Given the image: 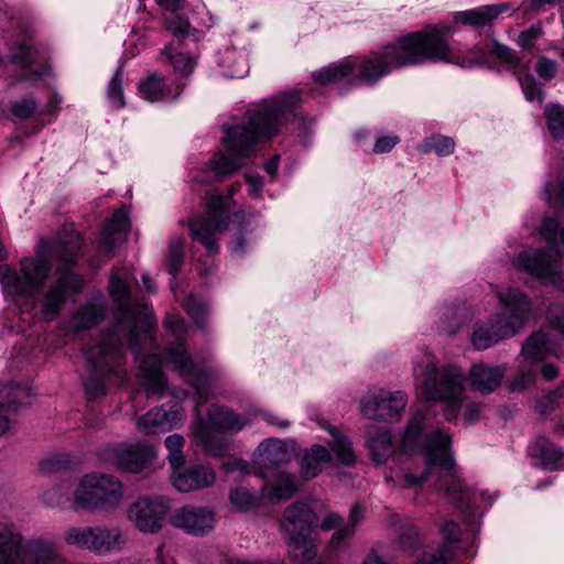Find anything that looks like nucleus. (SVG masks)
Instances as JSON below:
<instances>
[{"mask_svg": "<svg viewBox=\"0 0 564 564\" xmlns=\"http://www.w3.org/2000/svg\"><path fill=\"white\" fill-rule=\"evenodd\" d=\"M82 251V236L65 226L54 242L42 238L35 256L20 261L19 271L0 265V281L25 311L36 310L52 322L61 313L68 296L83 289V279L72 271Z\"/></svg>", "mask_w": 564, "mask_h": 564, "instance_id": "obj_1", "label": "nucleus"}, {"mask_svg": "<svg viewBox=\"0 0 564 564\" xmlns=\"http://www.w3.org/2000/svg\"><path fill=\"white\" fill-rule=\"evenodd\" d=\"M448 25H429L416 32L398 37L378 50L357 58H344L314 73L316 82L327 85L344 80L355 84L358 80L368 85L378 83L393 69L426 62L454 63L471 68L485 63L484 53L469 52L462 56L451 46Z\"/></svg>", "mask_w": 564, "mask_h": 564, "instance_id": "obj_2", "label": "nucleus"}, {"mask_svg": "<svg viewBox=\"0 0 564 564\" xmlns=\"http://www.w3.org/2000/svg\"><path fill=\"white\" fill-rule=\"evenodd\" d=\"M422 419L413 417L406 426L403 435V446L412 448L421 445L425 467L422 471L406 469L395 477H386L400 488L417 491L423 484L431 479L437 492H442L459 508L469 509L474 492L468 488L459 475V469L454 462L451 452V436L442 431L422 435Z\"/></svg>", "mask_w": 564, "mask_h": 564, "instance_id": "obj_3", "label": "nucleus"}, {"mask_svg": "<svg viewBox=\"0 0 564 564\" xmlns=\"http://www.w3.org/2000/svg\"><path fill=\"white\" fill-rule=\"evenodd\" d=\"M301 98L296 93L283 94L263 100L246 115V123L228 128L224 138L225 154L215 155L209 163L215 178L230 175L241 169L262 139L271 138L296 117Z\"/></svg>", "mask_w": 564, "mask_h": 564, "instance_id": "obj_4", "label": "nucleus"}, {"mask_svg": "<svg viewBox=\"0 0 564 564\" xmlns=\"http://www.w3.org/2000/svg\"><path fill=\"white\" fill-rule=\"evenodd\" d=\"M150 327L151 312L144 303L140 325L126 326L122 321H119L111 330L101 334L95 344L86 347L84 358L88 375L84 387L90 399L104 395L109 384L122 386L128 381L122 339L126 338L129 341L139 358L142 351L140 343L151 347L154 345L155 339Z\"/></svg>", "mask_w": 564, "mask_h": 564, "instance_id": "obj_5", "label": "nucleus"}, {"mask_svg": "<svg viewBox=\"0 0 564 564\" xmlns=\"http://www.w3.org/2000/svg\"><path fill=\"white\" fill-rule=\"evenodd\" d=\"M503 313L478 324L474 329L471 341L477 350H485L498 341L519 333L532 317V301L521 290L509 288L498 292Z\"/></svg>", "mask_w": 564, "mask_h": 564, "instance_id": "obj_6", "label": "nucleus"}, {"mask_svg": "<svg viewBox=\"0 0 564 564\" xmlns=\"http://www.w3.org/2000/svg\"><path fill=\"white\" fill-rule=\"evenodd\" d=\"M414 377L430 402H440L447 421L457 419L465 395V376L456 366L442 369L426 358L424 366L414 368Z\"/></svg>", "mask_w": 564, "mask_h": 564, "instance_id": "obj_7", "label": "nucleus"}, {"mask_svg": "<svg viewBox=\"0 0 564 564\" xmlns=\"http://www.w3.org/2000/svg\"><path fill=\"white\" fill-rule=\"evenodd\" d=\"M207 378L208 392L205 400L198 394L197 389L193 387L196 398V415L191 430L193 436L203 446L206 453L215 457H220L225 455L228 444L227 441L218 434L238 433L249 424V421L247 417L236 414L234 411L218 404L210 405L206 417L200 415L199 406L206 403L210 398L212 378L209 372H207Z\"/></svg>", "mask_w": 564, "mask_h": 564, "instance_id": "obj_8", "label": "nucleus"}, {"mask_svg": "<svg viewBox=\"0 0 564 564\" xmlns=\"http://www.w3.org/2000/svg\"><path fill=\"white\" fill-rule=\"evenodd\" d=\"M0 564H66V560L53 541L24 540L11 527L0 523Z\"/></svg>", "mask_w": 564, "mask_h": 564, "instance_id": "obj_9", "label": "nucleus"}, {"mask_svg": "<svg viewBox=\"0 0 564 564\" xmlns=\"http://www.w3.org/2000/svg\"><path fill=\"white\" fill-rule=\"evenodd\" d=\"M73 496L76 509L111 512L123 502V484L112 475L91 473L80 478Z\"/></svg>", "mask_w": 564, "mask_h": 564, "instance_id": "obj_10", "label": "nucleus"}, {"mask_svg": "<svg viewBox=\"0 0 564 564\" xmlns=\"http://www.w3.org/2000/svg\"><path fill=\"white\" fill-rule=\"evenodd\" d=\"M165 325L175 336V341L170 343L165 349V362L177 371L178 375L205 400L208 392L207 371L197 366L189 356L185 343L186 324L180 315H167Z\"/></svg>", "mask_w": 564, "mask_h": 564, "instance_id": "obj_11", "label": "nucleus"}, {"mask_svg": "<svg viewBox=\"0 0 564 564\" xmlns=\"http://www.w3.org/2000/svg\"><path fill=\"white\" fill-rule=\"evenodd\" d=\"M315 523V512L304 502L292 503L284 510L280 527L286 538L290 553L296 560L304 562L315 557L317 550L310 539Z\"/></svg>", "mask_w": 564, "mask_h": 564, "instance_id": "obj_12", "label": "nucleus"}, {"mask_svg": "<svg viewBox=\"0 0 564 564\" xmlns=\"http://www.w3.org/2000/svg\"><path fill=\"white\" fill-rule=\"evenodd\" d=\"M512 265L516 270L528 273L544 285L564 289L561 256L553 247L524 250L512 260Z\"/></svg>", "mask_w": 564, "mask_h": 564, "instance_id": "obj_13", "label": "nucleus"}, {"mask_svg": "<svg viewBox=\"0 0 564 564\" xmlns=\"http://www.w3.org/2000/svg\"><path fill=\"white\" fill-rule=\"evenodd\" d=\"M228 224L229 212L224 197L213 194L206 204L205 214L189 221V235L194 240H198L209 254H215L218 252L217 235L227 229Z\"/></svg>", "mask_w": 564, "mask_h": 564, "instance_id": "obj_14", "label": "nucleus"}, {"mask_svg": "<svg viewBox=\"0 0 564 564\" xmlns=\"http://www.w3.org/2000/svg\"><path fill=\"white\" fill-rule=\"evenodd\" d=\"M64 540L68 545L108 555L120 552L126 545V536L119 528L72 527L65 531Z\"/></svg>", "mask_w": 564, "mask_h": 564, "instance_id": "obj_15", "label": "nucleus"}, {"mask_svg": "<svg viewBox=\"0 0 564 564\" xmlns=\"http://www.w3.org/2000/svg\"><path fill=\"white\" fill-rule=\"evenodd\" d=\"M102 456L123 471L139 474L153 464L156 451L149 442L137 441L108 446Z\"/></svg>", "mask_w": 564, "mask_h": 564, "instance_id": "obj_16", "label": "nucleus"}, {"mask_svg": "<svg viewBox=\"0 0 564 564\" xmlns=\"http://www.w3.org/2000/svg\"><path fill=\"white\" fill-rule=\"evenodd\" d=\"M169 510L166 499L143 497L129 507L128 518L139 531L154 534L162 529Z\"/></svg>", "mask_w": 564, "mask_h": 564, "instance_id": "obj_17", "label": "nucleus"}, {"mask_svg": "<svg viewBox=\"0 0 564 564\" xmlns=\"http://www.w3.org/2000/svg\"><path fill=\"white\" fill-rule=\"evenodd\" d=\"M408 399L402 391L372 392L366 394L360 401L364 416L375 421H393L404 411Z\"/></svg>", "mask_w": 564, "mask_h": 564, "instance_id": "obj_18", "label": "nucleus"}, {"mask_svg": "<svg viewBox=\"0 0 564 564\" xmlns=\"http://www.w3.org/2000/svg\"><path fill=\"white\" fill-rule=\"evenodd\" d=\"M170 522L188 534L205 535L215 528L216 517L206 507L184 506L171 516Z\"/></svg>", "mask_w": 564, "mask_h": 564, "instance_id": "obj_19", "label": "nucleus"}, {"mask_svg": "<svg viewBox=\"0 0 564 564\" xmlns=\"http://www.w3.org/2000/svg\"><path fill=\"white\" fill-rule=\"evenodd\" d=\"M184 411L180 406L165 409L155 406L145 414L135 419V425L145 435L166 433L183 424Z\"/></svg>", "mask_w": 564, "mask_h": 564, "instance_id": "obj_20", "label": "nucleus"}, {"mask_svg": "<svg viewBox=\"0 0 564 564\" xmlns=\"http://www.w3.org/2000/svg\"><path fill=\"white\" fill-rule=\"evenodd\" d=\"M443 543L435 549L423 552L417 564H451L456 555L460 541V528L452 520L445 521L441 527Z\"/></svg>", "mask_w": 564, "mask_h": 564, "instance_id": "obj_21", "label": "nucleus"}, {"mask_svg": "<svg viewBox=\"0 0 564 564\" xmlns=\"http://www.w3.org/2000/svg\"><path fill=\"white\" fill-rule=\"evenodd\" d=\"M173 470V486L181 492H189L209 487L216 479L214 470L204 465L188 468L181 467Z\"/></svg>", "mask_w": 564, "mask_h": 564, "instance_id": "obj_22", "label": "nucleus"}, {"mask_svg": "<svg viewBox=\"0 0 564 564\" xmlns=\"http://www.w3.org/2000/svg\"><path fill=\"white\" fill-rule=\"evenodd\" d=\"M529 456L546 470L564 469V451L549 438L540 436L528 447Z\"/></svg>", "mask_w": 564, "mask_h": 564, "instance_id": "obj_23", "label": "nucleus"}, {"mask_svg": "<svg viewBox=\"0 0 564 564\" xmlns=\"http://www.w3.org/2000/svg\"><path fill=\"white\" fill-rule=\"evenodd\" d=\"M129 219L123 209L116 210L106 223L98 239V251L110 257L122 240V234L128 230Z\"/></svg>", "mask_w": 564, "mask_h": 564, "instance_id": "obj_24", "label": "nucleus"}, {"mask_svg": "<svg viewBox=\"0 0 564 564\" xmlns=\"http://www.w3.org/2000/svg\"><path fill=\"white\" fill-rule=\"evenodd\" d=\"M141 384L149 394L162 395L166 389V378L162 371V359L149 354L140 361Z\"/></svg>", "mask_w": 564, "mask_h": 564, "instance_id": "obj_25", "label": "nucleus"}, {"mask_svg": "<svg viewBox=\"0 0 564 564\" xmlns=\"http://www.w3.org/2000/svg\"><path fill=\"white\" fill-rule=\"evenodd\" d=\"M185 83L166 85L163 77L151 74L139 85V91L145 100L151 102L174 100L183 91Z\"/></svg>", "mask_w": 564, "mask_h": 564, "instance_id": "obj_26", "label": "nucleus"}, {"mask_svg": "<svg viewBox=\"0 0 564 564\" xmlns=\"http://www.w3.org/2000/svg\"><path fill=\"white\" fill-rule=\"evenodd\" d=\"M507 10H509L508 3L480 6L475 9L456 12L454 14V21L464 25L484 28L490 25Z\"/></svg>", "mask_w": 564, "mask_h": 564, "instance_id": "obj_27", "label": "nucleus"}, {"mask_svg": "<svg viewBox=\"0 0 564 564\" xmlns=\"http://www.w3.org/2000/svg\"><path fill=\"white\" fill-rule=\"evenodd\" d=\"M505 372L502 366L474 365L469 371L471 388L482 394L491 393L500 386Z\"/></svg>", "mask_w": 564, "mask_h": 564, "instance_id": "obj_28", "label": "nucleus"}, {"mask_svg": "<svg viewBox=\"0 0 564 564\" xmlns=\"http://www.w3.org/2000/svg\"><path fill=\"white\" fill-rule=\"evenodd\" d=\"M131 274L127 269L116 270L109 281L110 295L118 307L121 318H127L131 307Z\"/></svg>", "mask_w": 564, "mask_h": 564, "instance_id": "obj_29", "label": "nucleus"}, {"mask_svg": "<svg viewBox=\"0 0 564 564\" xmlns=\"http://www.w3.org/2000/svg\"><path fill=\"white\" fill-rule=\"evenodd\" d=\"M332 460L330 452L322 445H313L301 457V475L305 480L315 478Z\"/></svg>", "mask_w": 564, "mask_h": 564, "instance_id": "obj_30", "label": "nucleus"}, {"mask_svg": "<svg viewBox=\"0 0 564 564\" xmlns=\"http://www.w3.org/2000/svg\"><path fill=\"white\" fill-rule=\"evenodd\" d=\"M218 64L224 69V75L230 78H241L249 72L246 53L234 47L219 51Z\"/></svg>", "mask_w": 564, "mask_h": 564, "instance_id": "obj_31", "label": "nucleus"}, {"mask_svg": "<svg viewBox=\"0 0 564 564\" xmlns=\"http://www.w3.org/2000/svg\"><path fill=\"white\" fill-rule=\"evenodd\" d=\"M552 354V346L547 333L539 330L533 333L522 345L521 357L523 362H538Z\"/></svg>", "mask_w": 564, "mask_h": 564, "instance_id": "obj_32", "label": "nucleus"}, {"mask_svg": "<svg viewBox=\"0 0 564 564\" xmlns=\"http://www.w3.org/2000/svg\"><path fill=\"white\" fill-rule=\"evenodd\" d=\"M297 481L289 473L279 471L271 484L264 485V490L270 502L290 499L297 491Z\"/></svg>", "mask_w": 564, "mask_h": 564, "instance_id": "obj_33", "label": "nucleus"}, {"mask_svg": "<svg viewBox=\"0 0 564 564\" xmlns=\"http://www.w3.org/2000/svg\"><path fill=\"white\" fill-rule=\"evenodd\" d=\"M106 314V305L102 299H93L80 305L75 314L77 328L88 329L96 326Z\"/></svg>", "mask_w": 564, "mask_h": 564, "instance_id": "obj_34", "label": "nucleus"}, {"mask_svg": "<svg viewBox=\"0 0 564 564\" xmlns=\"http://www.w3.org/2000/svg\"><path fill=\"white\" fill-rule=\"evenodd\" d=\"M259 464L262 467H273L286 463L290 454L283 444L278 440H267L258 447Z\"/></svg>", "mask_w": 564, "mask_h": 564, "instance_id": "obj_35", "label": "nucleus"}, {"mask_svg": "<svg viewBox=\"0 0 564 564\" xmlns=\"http://www.w3.org/2000/svg\"><path fill=\"white\" fill-rule=\"evenodd\" d=\"M368 447L371 454L372 459L382 464L386 463L387 459L393 453L392 440L391 435L386 430H378L368 438Z\"/></svg>", "mask_w": 564, "mask_h": 564, "instance_id": "obj_36", "label": "nucleus"}, {"mask_svg": "<svg viewBox=\"0 0 564 564\" xmlns=\"http://www.w3.org/2000/svg\"><path fill=\"white\" fill-rule=\"evenodd\" d=\"M160 57L162 62L171 63L174 72L181 76H189L196 67L192 56L177 53L173 45H166L161 52Z\"/></svg>", "mask_w": 564, "mask_h": 564, "instance_id": "obj_37", "label": "nucleus"}, {"mask_svg": "<svg viewBox=\"0 0 564 564\" xmlns=\"http://www.w3.org/2000/svg\"><path fill=\"white\" fill-rule=\"evenodd\" d=\"M328 432L332 436V441L328 444L338 462L347 466L354 465L356 455L347 436L343 435L336 427H330Z\"/></svg>", "mask_w": 564, "mask_h": 564, "instance_id": "obj_38", "label": "nucleus"}, {"mask_svg": "<svg viewBox=\"0 0 564 564\" xmlns=\"http://www.w3.org/2000/svg\"><path fill=\"white\" fill-rule=\"evenodd\" d=\"M185 239L174 237L169 242L167 253L164 259V265L173 280L176 278L184 263Z\"/></svg>", "mask_w": 564, "mask_h": 564, "instance_id": "obj_39", "label": "nucleus"}, {"mask_svg": "<svg viewBox=\"0 0 564 564\" xmlns=\"http://www.w3.org/2000/svg\"><path fill=\"white\" fill-rule=\"evenodd\" d=\"M364 512L358 505H355L349 514V522L340 527L332 536L330 545L333 549L340 547L341 543L354 534L355 527L362 520Z\"/></svg>", "mask_w": 564, "mask_h": 564, "instance_id": "obj_40", "label": "nucleus"}, {"mask_svg": "<svg viewBox=\"0 0 564 564\" xmlns=\"http://www.w3.org/2000/svg\"><path fill=\"white\" fill-rule=\"evenodd\" d=\"M455 141L446 135H432L423 141L420 150L424 153L435 152L441 156L449 155L454 152Z\"/></svg>", "mask_w": 564, "mask_h": 564, "instance_id": "obj_41", "label": "nucleus"}, {"mask_svg": "<svg viewBox=\"0 0 564 564\" xmlns=\"http://www.w3.org/2000/svg\"><path fill=\"white\" fill-rule=\"evenodd\" d=\"M164 444L169 451L167 459L172 468L176 469L183 467L185 464V457L183 455L184 437L180 434H172L165 438Z\"/></svg>", "mask_w": 564, "mask_h": 564, "instance_id": "obj_42", "label": "nucleus"}, {"mask_svg": "<svg viewBox=\"0 0 564 564\" xmlns=\"http://www.w3.org/2000/svg\"><path fill=\"white\" fill-rule=\"evenodd\" d=\"M547 127L554 139L564 140V108L558 105L545 107Z\"/></svg>", "mask_w": 564, "mask_h": 564, "instance_id": "obj_43", "label": "nucleus"}, {"mask_svg": "<svg viewBox=\"0 0 564 564\" xmlns=\"http://www.w3.org/2000/svg\"><path fill=\"white\" fill-rule=\"evenodd\" d=\"M564 405V388H557L544 394L536 403L538 412L543 415H550L556 409Z\"/></svg>", "mask_w": 564, "mask_h": 564, "instance_id": "obj_44", "label": "nucleus"}, {"mask_svg": "<svg viewBox=\"0 0 564 564\" xmlns=\"http://www.w3.org/2000/svg\"><path fill=\"white\" fill-rule=\"evenodd\" d=\"M11 62L20 66L22 70H29L35 63V48L26 42L19 44L12 50Z\"/></svg>", "mask_w": 564, "mask_h": 564, "instance_id": "obj_45", "label": "nucleus"}, {"mask_svg": "<svg viewBox=\"0 0 564 564\" xmlns=\"http://www.w3.org/2000/svg\"><path fill=\"white\" fill-rule=\"evenodd\" d=\"M123 73L122 68L118 67L108 84L107 96L109 101L116 108H121L124 106L123 99Z\"/></svg>", "mask_w": 564, "mask_h": 564, "instance_id": "obj_46", "label": "nucleus"}, {"mask_svg": "<svg viewBox=\"0 0 564 564\" xmlns=\"http://www.w3.org/2000/svg\"><path fill=\"white\" fill-rule=\"evenodd\" d=\"M541 236L551 245L564 246V227L555 218H544L540 229Z\"/></svg>", "mask_w": 564, "mask_h": 564, "instance_id": "obj_47", "label": "nucleus"}, {"mask_svg": "<svg viewBox=\"0 0 564 564\" xmlns=\"http://www.w3.org/2000/svg\"><path fill=\"white\" fill-rule=\"evenodd\" d=\"M165 28L167 32H170L171 35L175 37L180 43H182L193 32L188 21L182 17H172L166 19Z\"/></svg>", "mask_w": 564, "mask_h": 564, "instance_id": "obj_48", "label": "nucleus"}, {"mask_svg": "<svg viewBox=\"0 0 564 564\" xmlns=\"http://www.w3.org/2000/svg\"><path fill=\"white\" fill-rule=\"evenodd\" d=\"M536 370L531 365L523 362L520 365L519 376L516 377L511 383V391H523L534 383Z\"/></svg>", "mask_w": 564, "mask_h": 564, "instance_id": "obj_49", "label": "nucleus"}, {"mask_svg": "<svg viewBox=\"0 0 564 564\" xmlns=\"http://www.w3.org/2000/svg\"><path fill=\"white\" fill-rule=\"evenodd\" d=\"M542 35V25L540 23L532 24L529 29L518 35L517 44L522 50H531Z\"/></svg>", "mask_w": 564, "mask_h": 564, "instance_id": "obj_50", "label": "nucleus"}, {"mask_svg": "<svg viewBox=\"0 0 564 564\" xmlns=\"http://www.w3.org/2000/svg\"><path fill=\"white\" fill-rule=\"evenodd\" d=\"M184 308L194 321V323H196L198 326L203 325V321L207 312V306L205 303H203L197 297L189 295L185 301Z\"/></svg>", "mask_w": 564, "mask_h": 564, "instance_id": "obj_51", "label": "nucleus"}, {"mask_svg": "<svg viewBox=\"0 0 564 564\" xmlns=\"http://www.w3.org/2000/svg\"><path fill=\"white\" fill-rule=\"evenodd\" d=\"M36 102L32 98H22L10 104V111L19 119H28L34 115Z\"/></svg>", "mask_w": 564, "mask_h": 564, "instance_id": "obj_52", "label": "nucleus"}, {"mask_svg": "<svg viewBox=\"0 0 564 564\" xmlns=\"http://www.w3.org/2000/svg\"><path fill=\"white\" fill-rule=\"evenodd\" d=\"M519 84L522 88V91L525 98L530 101L532 100H542V91L534 78L531 74H523L519 76Z\"/></svg>", "mask_w": 564, "mask_h": 564, "instance_id": "obj_53", "label": "nucleus"}, {"mask_svg": "<svg viewBox=\"0 0 564 564\" xmlns=\"http://www.w3.org/2000/svg\"><path fill=\"white\" fill-rule=\"evenodd\" d=\"M492 53L505 64L510 67H516L520 63V58L514 50L511 47L501 44L499 42H495L492 46Z\"/></svg>", "mask_w": 564, "mask_h": 564, "instance_id": "obj_54", "label": "nucleus"}, {"mask_svg": "<svg viewBox=\"0 0 564 564\" xmlns=\"http://www.w3.org/2000/svg\"><path fill=\"white\" fill-rule=\"evenodd\" d=\"M230 502L240 510H247L254 505V496L246 488H237L230 492Z\"/></svg>", "mask_w": 564, "mask_h": 564, "instance_id": "obj_55", "label": "nucleus"}, {"mask_svg": "<svg viewBox=\"0 0 564 564\" xmlns=\"http://www.w3.org/2000/svg\"><path fill=\"white\" fill-rule=\"evenodd\" d=\"M420 541L417 529L412 523L403 525L400 532V543L404 550H414Z\"/></svg>", "mask_w": 564, "mask_h": 564, "instance_id": "obj_56", "label": "nucleus"}, {"mask_svg": "<svg viewBox=\"0 0 564 564\" xmlns=\"http://www.w3.org/2000/svg\"><path fill=\"white\" fill-rule=\"evenodd\" d=\"M535 70L541 79L546 82L551 80L557 73V63L553 59L541 56L535 64Z\"/></svg>", "mask_w": 564, "mask_h": 564, "instance_id": "obj_57", "label": "nucleus"}, {"mask_svg": "<svg viewBox=\"0 0 564 564\" xmlns=\"http://www.w3.org/2000/svg\"><path fill=\"white\" fill-rule=\"evenodd\" d=\"M69 460L66 457H48L41 462L40 468L43 473H54L58 471L62 468H65L68 465Z\"/></svg>", "mask_w": 564, "mask_h": 564, "instance_id": "obj_58", "label": "nucleus"}, {"mask_svg": "<svg viewBox=\"0 0 564 564\" xmlns=\"http://www.w3.org/2000/svg\"><path fill=\"white\" fill-rule=\"evenodd\" d=\"M400 138L398 135H383L377 139L373 145L375 153H386L391 151L398 143Z\"/></svg>", "mask_w": 564, "mask_h": 564, "instance_id": "obj_59", "label": "nucleus"}, {"mask_svg": "<svg viewBox=\"0 0 564 564\" xmlns=\"http://www.w3.org/2000/svg\"><path fill=\"white\" fill-rule=\"evenodd\" d=\"M44 502L50 507L61 506L65 500L61 488H52L43 494Z\"/></svg>", "mask_w": 564, "mask_h": 564, "instance_id": "obj_60", "label": "nucleus"}, {"mask_svg": "<svg viewBox=\"0 0 564 564\" xmlns=\"http://www.w3.org/2000/svg\"><path fill=\"white\" fill-rule=\"evenodd\" d=\"M481 408L482 405L480 403L471 402L468 403L465 408L464 417L465 421L468 423H474L480 419L481 415Z\"/></svg>", "mask_w": 564, "mask_h": 564, "instance_id": "obj_61", "label": "nucleus"}, {"mask_svg": "<svg viewBox=\"0 0 564 564\" xmlns=\"http://www.w3.org/2000/svg\"><path fill=\"white\" fill-rule=\"evenodd\" d=\"M230 251L232 254L241 256L246 251V239L243 232L240 230L230 241Z\"/></svg>", "mask_w": 564, "mask_h": 564, "instance_id": "obj_62", "label": "nucleus"}, {"mask_svg": "<svg viewBox=\"0 0 564 564\" xmlns=\"http://www.w3.org/2000/svg\"><path fill=\"white\" fill-rule=\"evenodd\" d=\"M246 182L249 187V194L254 197L260 196L263 186L261 177L259 175L247 174Z\"/></svg>", "mask_w": 564, "mask_h": 564, "instance_id": "obj_63", "label": "nucleus"}, {"mask_svg": "<svg viewBox=\"0 0 564 564\" xmlns=\"http://www.w3.org/2000/svg\"><path fill=\"white\" fill-rule=\"evenodd\" d=\"M341 522H343V519L338 514L330 513L327 517H325V519L323 520L322 529L328 531V530L337 528V530H338L340 527H343Z\"/></svg>", "mask_w": 564, "mask_h": 564, "instance_id": "obj_64", "label": "nucleus"}]
</instances>
